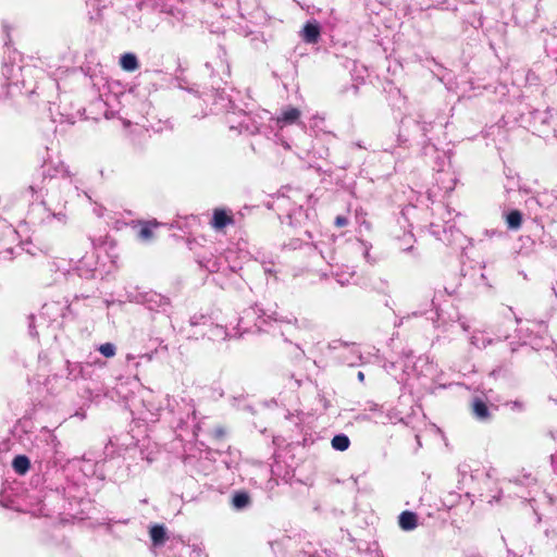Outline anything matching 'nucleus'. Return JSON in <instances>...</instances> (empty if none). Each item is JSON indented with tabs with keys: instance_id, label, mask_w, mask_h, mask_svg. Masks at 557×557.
Segmentation results:
<instances>
[{
	"instance_id": "2eb2a0df",
	"label": "nucleus",
	"mask_w": 557,
	"mask_h": 557,
	"mask_svg": "<svg viewBox=\"0 0 557 557\" xmlns=\"http://www.w3.org/2000/svg\"><path fill=\"white\" fill-rule=\"evenodd\" d=\"M214 432H215V436H216L218 438H221V437H223V436L225 435V431H224V429H222V428H218V429H215V431H214Z\"/></svg>"
},
{
	"instance_id": "0eeeda50",
	"label": "nucleus",
	"mask_w": 557,
	"mask_h": 557,
	"mask_svg": "<svg viewBox=\"0 0 557 557\" xmlns=\"http://www.w3.org/2000/svg\"><path fill=\"white\" fill-rule=\"evenodd\" d=\"M140 225H141V227L138 233V237L144 242L151 240L154 236L153 230L159 226V223L156 220H153V221L140 222Z\"/></svg>"
},
{
	"instance_id": "ddd939ff",
	"label": "nucleus",
	"mask_w": 557,
	"mask_h": 557,
	"mask_svg": "<svg viewBox=\"0 0 557 557\" xmlns=\"http://www.w3.org/2000/svg\"><path fill=\"white\" fill-rule=\"evenodd\" d=\"M99 351L107 358H112L115 356V346L111 343H106L100 345Z\"/></svg>"
},
{
	"instance_id": "f03ea898",
	"label": "nucleus",
	"mask_w": 557,
	"mask_h": 557,
	"mask_svg": "<svg viewBox=\"0 0 557 557\" xmlns=\"http://www.w3.org/2000/svg\"><path fill=\"white\" fill-rule=\"evenodd\" d=\"M399 527L405 531H411L418 527V516L412 511H403L398 517Z\"/></svg>"
},
{
	"instance_id": "4468645a",
	"label": "nucleus",
	"mask_w": 557,
	"mask_h": 557,
	"mask_svg": "<svg viewBox=\"0 0 557 557\" xmlns=\"http://www.w3.org/2000/svg\"><path fill=\"white\" fill-rule=\"evenodd\" d=\"M334 224L336 227H345L348 225V219L343 215H337L335 218Z\"/></svg>"
},
{
	"instance_id": "9d476101",
	"label": "nucleus",
	"mask_w": 557,
	"mask_h": 557,
	"mask_svg": "<svg viewBox=\"0 0 557 557\" xmlns=\"http://www.w3.org/2000/svg\"><path fill=\"white\" fill-rule=\"evenodd\" d=\"M14 471L18 474H25L30 468V461L25 455H17L12 461Z\"/></svg>"
},
{
	"instance_id": "f8f14e48",
	"label": "nucleus",
	"mask_w": 557,
	"mask_h": 557,
	"mask_svg": "<svg viewBox=\"0 0 557 557\" xmlns=\"http://www.w3.org/2000/svg\"><path fill=\"white\" fill-rule=\"evenodd\" d=\"M349 444H350L349 438L344 434L335 435L332 438V446L336 450L344 451L349 447Z\"/></svg>"
},
{
	"instance_id": "39448f33",
	"label": "nucleus",
	"mask_w": 557,
	"mask_h": 557,
	"mask_svg": "<svg viewBox=\"0 0 557 557\" xmlns=\"http://www.w3.org/2000/svg\"><path fill=\"white\" fill-rule=\"evenodd\" d=\"M250 504H251V497H250L249 493L246 491L235 492L232 497V500H231V505L236 510H242V509L248 507Z\"/></svg>"
},
{
	"instance_id": "9b49d317",
	"label": "nucleus",
	"mask_w": 557,
	"mask_h": 557,
	"mask_svg": "<svg viewBox=\"0 0 557 557\" xmlns=\"http://www.w3.org/2000/svg\"><path fill=\"white\" fill-rule=\"evenodd\" d=\"M522 213L519 210H512L506 216V223L510 230H519L522 225Z\"/></svg>"
},
{
	"instance_id": "20e7f679",
	"label": "nucleus",
	"mask_w": 557,
	"mask_h": 557,
	"mask_svg": "<svg viewBox=\"0 0 557 557\" xmlns=\"http://www.w3.org/2000/svg\"><path fill=\"white\" fill-rule=\"evenodd\" d=\"M300 117V111L297 108H288L276 119L281 126L294 124Z\"/></svg>"
},
{
	"instance_id": "1a4fd4ad",
	"label": "nucleus",
	"mask_w": 557,
	"mask_h": 557,
	"mask_svg": "<svg viewBox=\"0 0 557 557\" xmlns=\"http://www.w3.org/2000/svg\"><path fill=\"white\" fill-rule=\"evenodd\" d=\"M120 65L127 72H134L139 67L138 60L133 53H124L120 59Z\"/></svg>"
},
{
	"instance_id": "7ed1b4c3",
	"label": "nucleus",
	"mask_w": 557,
	"mask_h": 557,
	"mask_svg": "<svg viewBox=\"0 0 557 557\" xmlns=\"http://www.w3.org/2000/svg\"><path fill=\"white\" fill-rule=\"evenodd\" d=\"M301 36L307 44H317L320 38V26L317 23H307L302 28Z\"/></svg>"
},
{
	"instance_id": "f257e3e1",
	"label": "nucleus",
	"mask_w": 557,
	"mask_h": 557,
	"mask_svg": "<svg viewBox=\"0 0 557 557\" xmlns=\"http://www.w3.org/2000/svg\"><path fill=\"white\" fill-rule=\"evenodd\" d=\"M235 223L234 216L230 210L224 208H215L213 209L212 219L210 225L213 230L221 232L226 226L233 225Z\"/></svg>"
},
{
	"instance_id": "6e6552de",
	"label": "nucleus",
	"mask_w": 557,
	"mask_h": 557,
	"mask_svg": "<svg viewBox=\"0 0 557 557\" xmlns=\"http://www.w3.org/2000/svg\"><path fill=\"white\" fill-rule=\"evenodd\" d=\"M149 534L154 546L163 545L166 541V531L162 524L151 527Z\"/></svg>"
},
{
	"instance_id": "dca6fc26",
	"label": "nucleus",
	"mask_w": 557,
	"mask_h": 557,
	"mask_svg": "<svg viewBox=\"0 0 557 557\" xmlns=\"http://www.w3.org/2000/svg\"><path fill=\"white\" fill-rule=\"evenodd\" d=\"M357 377L360 382H363L364 381V373L359 371L358 374H357Z\"/></svg>"
},
{
	"instance_id": "423d86ee",
	"label": "nucleus",
	"mask_w": 557,
	"mask_h": 557,
	"mask_svg": "<svg viewBox=\"0 0 557 557\" xmlns=\"http://www.w3.org/2000/svg\"><path fill=\"white\" fill-rule=\"evenodd\" d=\"M472 413L480 420L490 418V410L486 403L481 398H474L471 404Z\"/></svg>"
}]
</instances>
